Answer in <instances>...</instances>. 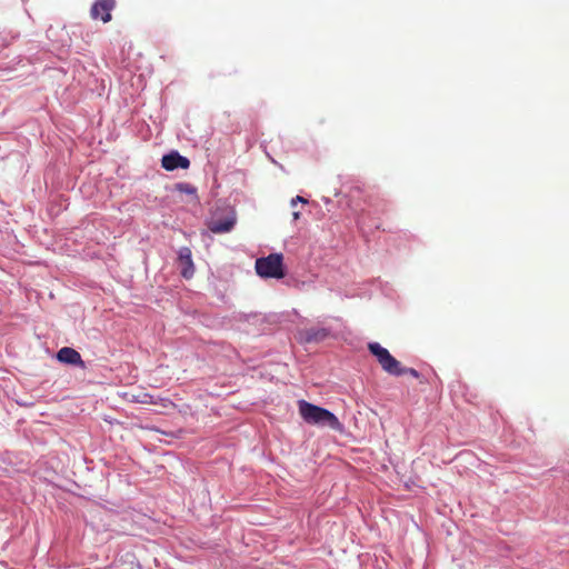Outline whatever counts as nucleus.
Returning <instances> with one entry per match:
<instances>
[{"instance_id":"obj_12","label":"nucleus","mask_w":569,"mask_h":569,"mask_svg":"<svg viewBox=\"0 0 569 569\" xmlns=\"http://www.w3.org/2000/svg\"><path fill=\"white\" fill-rule=\"evenodd\" d=\"M297 202H303V203H306V202H307V200H306L305 198L300 197V196H297L296 198H293V199L291 200V206H296V203H297Z\"/></svg>"},{"instance_id":"obj_13","label":"nucleus","mask_w":569,"mask_h":569,"mask_svg":"<svg viewBox=\"0 0 569 569\" xmlns=\"http://www.w3.org/2000/svg\"><path fill=\"white\" fill-rule=\"evenodd\" d=\"M292 217H293V220H298V219L300 218V212L295 211V212L292 213Z\"/></svg>"},{"instance_id":"obj_1","label":"nucleus","mask_w":569,"mask_h":569,"mask_svg":"<svg viewBox=\"0 0 569 569\" xmlns=\"http://www.w3.org/2000/svg\"><path fill=\"white\" fill-rule=\"evenodd\" d=\"M298 409L301 418L309 425L328 427L335 431L342 432L343 425L329 410L310 403L306 400L298 401Z\"/></svg>"},{"instance_id":"obj_5","label":"nucleus","mask_w":569,"mask_h":569,"mask_svg":"<svg viewBox=\"0 0 569 569\" xmlns=\"http://www.w3.org/2000/svg\"><path fill=\"white\" fill-rule=\"evenodd\" d=\"M116 7V0H97L90 10V16L92 19H100L102 22L107 23L111 20V11Z\"/></svg>"},{"instance_id":"obj_4","label":"nucleus","mask_w":569,"mask_h":569,"mask_svg":"<svg viewBox=\"0 0 569 569\" xmlns=\"http://www.w3.org/2000/svg\"><path fill=\"white\" fill-rule=\"evenodd\" d=\"M237 222V213L233 208H226L221 216L216 212L210 221L208 228L213 233H226L233 229Z\"/></svg>"},{"instance_id":"obj_6","label":"nucleus","mask_w":569,"mask_h":569,"mask_svg":"<svg viewBox=\"0 0 569 569\" xmlns=\"http://www.w3.org/2000/svg\"><path fill=\"white\" fill-rule=\"evenodd\" d=\"M161 166L168 171H173L178 168L188 169L190 167V161L178 151H172L162 157Z\"/></svg>"},{"instance_id":"obj_7","label":"nucleus","mask_w":569,"mask_h":569,"mask_svg":"<svg viewBox=\"0 0 569 569\" xmlns=\"http://www.w3.org/2000/svg\"><path fill=\"white\" fill-rule=\"evenodd\" d=\"M178 263L180 273L184 279H190L194 273V264L191 257V250L188 247H182L178 253Z\"/></svg>"},{"instance_id":"obj_9","label":"nucleus","mask_w":569,"mask_h":569,"mask_svg":"<svg viewBox=\"0 0 569 569\" xmlns=\"http://www.w3.org/2000/svg\"><path fill=\"white\" fill-rule=\"evenodd\" d=\"M302 341L307 343L321 342L330 336V330L327 328H308L300 332Z\"/></svg>"},{"instance_id":"obj_3","label":"nucleus","mask_w":569,"mask_h":569,"mask_svg":"<svg viewBox=\"0 0 569 569\" xmlns=\"http://www.w3.org/2000/svg\"><path fill=\"white\" fill-rule=\"evenodd\" d=\"M368 350L376 357L382 370L391 376H403L402 366L388 349L378 342H369Z\"/></svg>"},{"instance_id":"obj_2","label":"nucleus","mask_w":569,"mask_h":569,"mask_svg":"<svg viewBox=\"0 0 569 569\" xmlns=\"http://www.w3.org/2000/svg\"><path fill=\"white\" fill-rule=\"evenodd\" d=\"M254 268L261 278L282 279L286 276L282 253H270L267 257L258 258Z\"/></svg>"},{"instance_id":"obj_8","label":"nucleus","mask_w":569,"mask_h":569,"mask_svg":"<svg viewBox=\"0 0 569 569\" xmlns=\"http://www.w3.org/2000/svg\"><path fill=\"white\" fill-rule=\"evenodd\" d=\"M57 359L63 363L76 365L80 366L81 368H84V362L80 353L76 349L70 347L61 348L57 353Z\"/></svg>"},{"instance_id":"obj_10","label":"nucleus","mask_w":569,"mask_h":569,"mask_svg":"<svg viewBox=\"0 0 569 569\" xmlns=\"http://www.w3.org/2000/svg\"><path fill=\"white\" fill-rule=\"evenodd\" d=\"M177 190L187 194H194L197 191L196 188L190 183H178Z\"/></svg>"},{"instance_id":"obj_11","label":"nucleus","mask_w":569,"mask_h":569,"mask_svg":"<svg viewBox=\"0 0 569 569\" xmlns=\"http://www.w3.org/2000/svg\"><path fill=\"white\" fill-rule=\"evenodd\" d=\"M403 375H410L413 378H419V372L413 368L402 367Z\"/></svg>"}]
</instances>
